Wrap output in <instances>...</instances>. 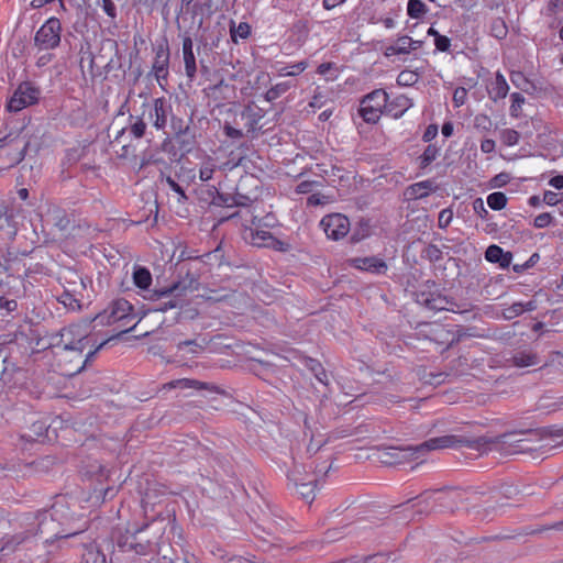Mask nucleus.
Here are the masks:
<instances>
[{
	"label": "nucleus",
	"instance_id": "obj_27",
	"mask_svg": "<svg viewBox=\"0 0 563 563\" xmlns=\"http://www.w3.org/2000/svg\"><path fill=\"white\" fill-rule=\"evenodd\" d=\"M424 303L426 306L431 309V310H438V311H441V310H451V311H455L452 306L451 302H449L446 300V298H443L441 296H438V297H432V298H427L424 300Z\"/></svg>",
	"mask_w": 563,
	"mask_h": 563
},
{
	"label": "nucleus",
	"instance_id": "obj_63",
	"mask_svg": "<svg viewBox=\"0 0 563 563\" xmlns=\"http://www.w3.org/2000/svg\"><path fill=\"white\" fill-rule=\"evenodd\" d=\"M318 368L320 369V372H317L314 374L316 378L321 383V384H324V385H328V375L327 373L324 372L323 367L321 365H318Z\"/></svg>",
	"mask_w": 563,
	"mask_h": 563
},
{
	"label": "nucleus",
	"instance_id": "obj_56",
	"mask_svg": "<svg viewBox=\"0 0 563 563\" xmlns=\"http://www.w3.org/2000/svg\"><path fill=\"white\" fill-rule=\"evenodd\" d=\"M224 133L230 139H241L243 136V133L241 130L235 129L229 124L224 125Z\"/></svg>",
	"mask_w": 563,
	"mask_h": 563
},
{
	"label": "nucleus",
	"instance_id": "obj_60",
	"mask_svg": "<svg viewBox=\"0 0 563 563\" xmlns=\"http://www.w3.org/2000/svg\"><path fill=\"white\" fill-rule=\"evenodd\" d=\"M345 1L346 0H322V5L325 10H332Z\"/></svg>",
	"mask_w": 563,
	"mask_h": 563
},
{
	"label": "nucleus",
	"instance_id": "obj_35",
	"mask_svg": "<svg viewBox=\"0 0 563 563\" xmlns=\"http://www.w3.org/2000/svg\"><path fill=\"white\" fill-rule=\"evenodd\" d=\"M520 139L519 133L514 129H505L500 133V140L507 146H515L518 144Z\"/></svg>",
	"mask_w": 563,
	"mask_h": 563
},
{
	"label": "nucleus",
	"instance_id": "obj_22",
	"mask_svg": "<svg viewBox=\"0 0 563 563\" xmlns=\"http://www.w3.org/2000/svg\"><path fill=\"white\" fill-rule=\"evenodd\" d=\"M187 388H195V389H202L205 388V384L189 378H179L175 380H170L163 385L162 390H170V389H187Z\"/></svg>",
	"mask_w": 563,
	"mask_h": 563
},
{
	"label": "nucleus",
	"instance_id": "obj_7",
	"mask_svg": "<svg viewBox=\"0 0 563 563\" xmlns=\"http://www.w3.org/2000/svg\"><path fill=\"white\" fill-rule=\"evenodd\" d=\"M194 283L195 280L192 278H185L174 284L172 287L157 290V298L168 299L159 306L158 310L166 311L168 309L183 307L187 301V296L195 289Z\"/></svg>",
	"mask_w": 563,
	"mask_h": 563
},
{
	"label": "nucleus",
	"instance_id": "obj_23",
	"mask_svg": "<svg viewBox=\"0 0 563 563\" xmlns=\"http://www.w3.org/2000/svg\"><path fill=\"white\" fill-rule=\"evenodd\" d=\"M512 363L517 367H529L540 363L538 355L531 351H519L512 357Z\"/></svg>",
	"mask_w": 563,
	"mask_h": 563
},
{
	"label": "nucleus",
	"instance_id": "obj_39",
	"mask_svg": "<svg viewBox=\"0 0 563 563\" xmlns=\"http://www.w3.org/2000/svg\"><path fill=\"white\" fill-rule=\"evenodd\" d=\"M418 80V75L411 70H402L397 77V84L400 86H411Z\"/></svg>",
	"mask_w": 563,
	"mask_h": 563
},
{
	"label": "nucleus",
	"instance_id": "obj_57",
	"mask_svg": "<svg viewBox=\"0 0 563 563\" xmlns=\"http://www.w3.org/2000/svg\"><path fill=\"white\" fill-rule=\"evenodd\" d=\"M194 53V42L190 36L183 38V54Z\"/></svg>",
	"mask_w": 563,
	"mask_h": 563
},
{
	"label": "nucleus",
	"instance_id": "obj_49",
	"mask_svg": "<svg viewBox=\"0 0 563 563\" xmlns=\"http://www.w3.org/2000/svg\"><path fill=\"white\" fill-rule=\"evenodd\" d=\"M434 45L440 52H446L450 48L451 41L444 35H439L434 38Z\"/></svg>",
	"mask_w": 563,
	"mask_h": 563
},
{
	"label": "nucleus",
	"instance_id": "obj_61",
	"mask_svg": "<svg viewBox=\"0 0 563 563\" xmlns=\"http://www.w3.org/2000/svg\"><path fill=\"white\" fill-rule=\"evenodd\" d=\"M512 261V254L510 252H504V256L498 261V264L503 268H507Z\"/></svg>",
	"mask_w": 563,
	"mask_h": 563
},
{
	"label": "nucleus",
	"instance_id": "obj_52",
	"mask_svg": "<svg viewBox=\"0 0 563 563\" xmlns=\"http://www.w3.org/2000/svg\"><path fill=\"white\" fill-rule=\"evenodd\" d=\"M53 57H54V54L45 51L43 54L37 56L35 64L40 68L45 67L46 65H48L52 62Z\"/></svg>",
	"mask_w": 563,
	"mask_h": 563
},
{
	"label": "nucleus",
	"instance_id": "obj_46",
	"mask_svg": "<svg viewBox=\"0 0 563 563\" xmlns=\"http://www.w3.org/2000/svg\"><path fill=\"white\" fill-rule=\"evenodd\" d=\"M493 35L497 38H503L507 34V29L501 20H497L492 25Z\"/></svg>",
	"mask_w": 563,
	"mask_h": 563
},
{
	"label": "nucleus",
	"instance_id": "obj_17",
	"mask_svg": "<svg viewBox=\"0 0 563 563\" xmlns=\"http://www.w3.org/2000/svg\"><path fill=\"white\" fill-rule=\"evenodd\" d=\"M413 106V102L410 98L405 95H399L394 97L393 99L388 98L385 107V113L390 115L394 119L401 118L407 110H409Z\"/></svg>",
	"mask_w": 563,
	"mask_h": 563
},
{
	"label": "nucleus",
	"instance_id": "obj_55",
	"mask_svg": "<svg viewBox=\"0 0 563 563\" xmlns=\"http://www.w3.org/2000/svg\"><path fill=\"white\" fill-rule=\"evenodd\" d=\"M495 147L496 143L492 139H485L481 143V151L486 154L493 153L495 151Z\"/></svg>",
	"mask_w": 563,
	"mask_h": 563
},
{
	"label": "nucleus",
	"instance_id": "obj_33",
	"mask_svg": "<svg viewBox=\"0 0 563 563\" xmlns=\"http://www.w3.org/2000/svg\"><path fill=\"white\" fill-rule=\"evenodd\" d=\"M217 169L216 163L209 158L206 162L201 164V167L199 169V178L201 181H208L212 178L213 173Z\"/></svg>",
	"mask_w": 563,
	"mask_h": 563
},
{
	"label": "nucleus",
	"instance_id": "obj_40",
	"mask_svg": "<svg viewBox=\"0 0 563 563\" xmlns=\"http://www.w3.org/2000/svg\"><path fill=\"white\" fill-rule=\"evenodd\" d=\"M553 220H554V218L551 213L543 212V213L538 214L533 219V227L537 229H544V228H548L549 225H551Z\"/></svg>",
	"mask_w": 563,
	"mask_h": 563
},
{
	"label": "nucleus",
	"instance_id": "obj_38",
	"mask_svg": "<svg viewBox=\"0 0 563 563\" xmlns=\"http://www.w3.org/2000/svg\"><path fill=\"white\" fill-rule=\"evenodd\" d=\"M504 256V250L498 245H489L485 252V258L490 263H498Z\"/></svg>",
	"mask_w": 563,
	"mask_h": 563
},
{
	"label": "nucleus",
	"instance_id": "obj_58",
	"mask_svg": "<svg viewBox=\"0 0 563 563\" xmlns=\"http://www.w3.org/2000/svg\"><path fill=\"white\" fill-rule=\"evenodd\" d=\"M549 185L558 190L563 189V175H556L550 178Z\"/></svg>",
	"mask_w": 563,
	"mask_h": 563
},
{
	"label": "nucleus",
	"instance_id": "obj_47",
	"mask_svg": "<svg viewBox=\"0 0 563 563\" xmlns=\"http://www.w3.org/2000/svg\"><path fill=\"white\" fill-rule=\"evenodd\" d=\"M475 126L477 129H482L483 131H489L492 126L490 119L485 114H479L475 117Z\"/></svg>",
	"mask_w": 563,
	"mask_h": 563
},
{
	"label": "nucleus",
	"instance_id": "obj_45",
	"mask_svg": "<svg viewBox=\"0 0 563 563\" xmlns=\"http://www.w3.org/2000/svg\"><path fill=\"white\" fill-rule=\"evenodd\" d=\"M467 91L463 87H459L454 90L453 93V103L456 108L463 106L466 101Z\"/></svg>",
	"mask_w": 563,
	"mask_h": 563
},
{
	"label": "nucleus",
	"instance_id": "obj_3",
	"mask_svg": "<svg viewBox=\"0 0 563 563\" xmlns=\"http://www.w3.org/2000/svg\"><path fill=\"white\" fill-rule=\"evenodd\" d=\"M92 321L82 320L71 323L62 329L59 333L58 346L62 349L60 360L75 363V366L66 369L67 375H74L81 372L87 363L97 354L99 350L108 342H92L90 335L92 332Z\"/></svg>",
	"mask_w": 563,
	"mask_h": 563
},
{
	"label": "nucleus",
	"instance_id": "obj_28",
	"mask_svg": "<svg viewBox=\"0 0 563 563\" xmlns=\"http://www.w3.org/2000/svg\"><path fill=\"white\" fill-rule=\"evenodd\" d=\"M82 561L84 563H107L106 555L93 545L86 549Z\"/></svg>",
	"mask_w": 563,
	"mask_h": 563
},
{
	"label": "nucleus",
	"instance_id": "obj_18",
	"mask_svg": "<svg viewBox=\"0 0 563 563\" xmlns=\"http://www.w3.org/2000/svg\"><path fill=\"white\" fill-rule=\"evenodd\" d=\"M350 263L355 268L375 274H384L387 271L386 263L382 258L375 256L355 257L350 260Z\"/></svg>",
	"mask_w": 563,
	"mask_h": 563
},
{
	"label": "nucleus",
	"instance_id": "obj_64",
	"mask_svg": "<svg viewBox=\"0 0 563 563\" xmlns=\"http://www.w3.org/2000/svg\"><path fill=\"white\" fill-rule=\"evenodd\" d=\"M453 131H454V126H453V123H452V122L448 121V122H445V123L442 125V134H443L445 137H450V136H452Z\"/></svg>",
	"mask_w": 563,
	"mask_h": 563
},
{
	"label": "nucleus",
	"instance_id": "obj_37",
	"mask_svg": "<svg viewBox=\"0 0 563 563\" xmlns=\"http://www.w3.org/2000/svg\"><path fill=\"white\" fill-rule=\"evenodd\" d=\"M439 155V150L434 145H428L420 159L423 167L430 165Z\"/></svg>",
	"mask_w": 563,
	"mask_h": 563
},
{
	"label": "nucleus",
	"instance_id": "obj_16",
	"mask_svg": "<svg viewBox=\"0 0 563 563\" xmlns=\"http://www.w3.org/2000/svg\"><path fill=\"white\" fill-rule=\"evenodd\" d=\"M147 527L148 523H145L139 529H129L126 534L119 540V545L124 550L134 551L136 554H146L150 551L152 543L148 540L145 542L139 541L137 536Z\"/></svg>",
	"mask_w": 563,
	"mask_h": 563
},
{
	"label": "nucleus",
	"instance_id": "obj_20",
	"mask_svg": "<svg viewBox=\"0 0 563 563\" xmlns=\"http://www.w3.org/2000/svg\"><path fill=\"white\" fill-rule=\"evenodd\" d=\"M16 213L18 211L14 210L13 208H9L8 206H5L4 203H0V228H3L4 225H7L10 230L8 232V234L13 238L15 236L16 232H18V227H16Z\"/></svg>",
	"mask_w": 563,
	"mask_h": 563
},
{
	"label": "nucleus",
	"instance_id": "obj_24",
	"mask_svg": "<svg viewBox=\"0 0 563 563\" xmlns=\"http://www.w3.org/2000/svg\"><path fill=\"white\" fill-rule=\"evenodd\" d=\"M133 282L140 289H147L152 284V275L147 268L137 267L133 272Z\"/></svg>",
	"mask_w": 563,
	"mask_h": 563
},
{
	"label": "nucleus",
	"instance_id": "obj_25",
	"mask_svg": "<svg viewBox=\"0 0 563 563\" xmlns=\"http://www.w3.org/2000/svg\"><path fill=\"white\" fill-rule=\"evenodd\" d=\"M428 12L427 5L421 0H408L407 14L411 19L419 20Z\"/></svg>",
	"mask_w": 563,
	"mask_h": 563
},
{
	"label": "nucleus",
	"instance_id": "obj_36",
	"mask_svg": "<svg viewBox=\"0 0 563 563\" xmlns=\"http://www.w3.org/2000/svg\"><path fill=\"white\" fill-rule=\"evenodd\" d=\"M543 203L554 207L563 202V192L545 190L542 197Z\"/></svg>",
	"mask_w": 563,
	"mask_h": 563
},
{
	"label": "nucleus",
	"instance_id": "obj_4",
	"mask_svg": "<svg viewBox=\"0 0 563 563\" xmlns=\"http://www.w3.org/2000/svg\"><path fill=\"white\" fill-rule=\"evenodd\" d=\"M463 441L455 435L432 438L419 445L408 448H389L382 455L385 464H399L412 459H419L424 452L444 448H453Z\"/></svg>",
	"mask_w": 563,
	"mask_h": 563
},
{
	"label": "nucleus",
	"instance_id": "obj_48",
	"mask_svg": "<svg viewBox=\"0 0 563 563\" xmlns=\"http://www.w3.org/2000/svg\"><path fill=\"white\" fill-rule=\"evenodd\" d=\"M101 7L104 13L111 18L115 19L117 16V8L112 0H101Z\"/></svg>",
	"mask_w": 563,
	"mask_h": 563
},
{
	"label": "nucleus",
	"instance_id": "obj_41",
	"mask_svg": "<svg viewBox=\"0 0 563 563\" xmlns=\"http://www.w3.org/2000/svg\"><path fill=\"white\" fill-rule=\"evenodd\" d=\"M146 124L141 118H136L130 126V132L135 139H141L145 134Z\"/></svg>",
	"mask_w": 563,
	"mask_h": 563
},
{
	"label": "nucleus",
	"instance_id": "obj_26",
	"mask_svg": "<svg viewBox=\"0 0 563 563\" xmlns=\"http://www.w3.org/2000/svg\"><path fill=\"white\" fill-rule=\"evenodd\" d=\"M290 87H291V85L287 81L278 82L265 92L264 99L267 102H273L274 100L279 98L282 95H284L287 90H289Z\"/></svg>",
	"mask_w": 563,
	"mask_h": 563
},
{
	"label": "nucleus",
	"instance_id": "obj_19",
	"mask_svg": "<svg viewBox=\"0 0 563 563\" xmlns=\"http://www.w3.org/2000/svg\"><path fill=\"white\" fill-rule=\"evenodd\" d=\"M509 91V85L505 76L501 73H496L495 80L490 84L488 88L489 98L493 101H498L500 99L506 98Z\"/></svg>",
	"mask_w": 563,
	"mask_h": 563
},
{
	"label": "nucleus",
	"instance_id": "obj_13",
	"mask_svg": "<svg viewBox=\"0 0 563 563\" xmlns=\"http://www.w3.org/2000/svg\"><path fill=\"white\" fill-rule=\"evenodd\" d=\"M173 117V107L165 98H156L148 113V119L158 131H164L168 120Z\"/></svg>",
	"mask_w": 563,
	"mask_h": 563
},
{
	"label": "nucleus",
	"instance_id": "obj_34",
	"mask_svg": "<svg viewBox=\"0 0 563 563\" xmlns=\"http://www.w3.org/2000/svg\"><path fill=\"white\" fill-rule=\"evenodd\" d=\"M510 115L514 118H519L521 114L522 106L525 103V97L519 92H514L510 95Z\"/></svg>",
	"mask_w": 563,
	"mask_h": 563
},
{
	"label": "nucleus",
	"instance_id": "obj_2",
	"mask_svg": "<svg viewBox=\"0 0 563 563\" xmlns=\"http://www.w3.org/2000/svg\"><path fill=\"white\" fill-rule=\"evenodd\" d=\"M70 519L66 511V506L63 500H57L51 510L41 511L34 516L27 523L23 531L8 534L3 539L2 551H14L18 547L29 542L33 538L41 536H48L45 538L46 545L52 544L56 540H64L69 537L76 536L84 531V527L76 530L62 529L59 526L65 525Z\"/></svg>",
	"mask_w": 563,
	"mask_h": 563
},
{
	"label": "nucleus",
	"instance_id": "obj_15",
	"mask_svg": "<svg viewBox=\"0 0 563 563\" xmlns=\"http://www.w3.org/2000/svg\"><path fill=\"white\" fill-rule=\"evenodd\" d=\"M169 66V48L166 43H162L155 48V58L152 66V71L162 86L163 81L167 80Z\"/></svg>",
	"mask_w": 563,
	"mask_h": 563
},
{
	"label": "nucleus",
	"instance_id": "obj_59",
	"mask_svg": "<svg viewBox=\"0 0 563 563\" xmlns=\"http://www.w3.org/2000/svg\"><path fill=\"white\" fill-rule=\"evenodd\" d=\"M167 184L169 185L170 189L174 190L175 192L179 194L183 199L186 198L185 191L183 190V188L174 179L168 177L167 178Z\"/></svg>",
	"mask_w": 563,
	"mask_h": 563
},
{
	"label": "nucleus",
	"instance_id": "obj_30",
	"mask_svg": "<svg viewBox=\"0 0 563 563\" xmlns=\"http://www.w3.org/2000/svg\"><path fill=\"white\" fill-rule=\"evenodd\" d=\"M420 45L419 41H413L409 36L399 37L396 42V52L399 54L409 53L411 49H417Z\"/></svg>",
	"mask_w": 563,
	"mask_h": 563
},
{
	"label": "nucleus",
	"instance_id": "obj_8",
	"mask_svg": "<svg viewBox=\"0 0 563 563\" xmlns=\"http://www.w3.org/2000/svg\"><path fill=\"white\" fill-rule=\"evenodd\" d=\"M388 93L383 89H375L367 93L360 103L358 113L366 123H377L385 112Z\"/></svg>",
	"mask_w": 563,
	"mask_h": 563
},
{
	"label": "nucleus",
	"instance_id": "obj_5",
	"mask_svg": "<svg viewBox=\"0 0 563 563\" xmlns=\"http://www.w3.org/2000/svg\"><path fill=\"white\" fill-rule=\"evenodd\" d=\"M539 435L538 431L508 432L489 440V444L504 454L526 453L534 449L529 443L538 440Z\"/></svg>",
	"mask_w": 563,
	"mask_h": 563
},
{
	"label": "nucleus",
	"instance_id": "obj_51",
	"mask_svg": "<svg viewBox=\"0 0 563 563\" xmlns=\"http://www.w3.org/2000/svg\"><path fill=\"white\" fill-rule=\"evenodd\" d=\"M473 210L475 213H477L481 218H485L487 216V210L485 208L484 201L482 198H476L473 202Z\"/></svg>",
	"mask_w": 563,
	"mask_h": 563
},
{
	"label": "nucleus",
	"instance_id": "obj_43",
	"mask_svg": "<svg viewBox=\"0 0 563 563\" xmlns=\"http://www.w3.org/2000/svg\"><path fill=\"white\" fill-rule=\"evenodd\" d=\"M251 33V27L247 23L241 22L234 30H231V36L235 41V37L246 38Z\"/></svg>",
	"mask_w": 563,
	"mask_h": 563
},
{
	"label": "nucleus",
	"instance_id": "obj_31",
	"mask_svg": "<svg viewBox=\"0 0 563 563\" xmlns=\"http://www.w3.org/2000/svg\"><path fill=\"white\" fill-rule=\"evenodd\" d=\"M308 64L306 62H299L289 66L277 68V74L278 76H298L303 70H306Z\"/></svg>",
	"mask_w": 563,
	"mask_h": 563
},
{
	"label": "nucleus",
	"instance_id": "obj_62",
	"mask_svg": "<svg viewBox=\"0 0 563 563\" xmlns=\"http://www.w3.org/2000/svg\"><path fill=\"white\" fill-rule=\"evenodd\" d=\"M323 106V97L320 93H316L311 101L309 102V107L311 108H321Z\"/></svg>",
	"mask_w": 563,
	"mask_h": 563
},
{
	"label": "nucleus",
	"instance_id": "obj_42",
	"mask_svg": "<svg viewBox=\"0 0 563 563\" xmlns=\"http://www.w3.org/2000/svg\"><path fill=\"white\" fill-rule=\"evenodd\" d=\"M18 307V303L13 299H8L5 297H0V314L7 316L10 312L14 311Z\"/></svg>",
	"mask_w": 563,
	"mask_h": 563
},
{
	"label": "nucleus",
	"instance_id": "obj_50",
	"mask_svg": "<svg viewBox=\"0 0 563 563\" xmlns=\"http://www.w3.org/2000/svg\"><path fill=\"white\" fill-rule=\"evenodd\" d=\"M218 203L220 206H224V207H234L235 206V196L234 195H229V194H219L218 195Z\"/></svg>",
	"mask_w": 563,
	"mask_h": 563
},
{
	"label": "nucleus",
	"instance_id": "obj_53",
	"mask_svg": "<svg viewBox=\"0 0 563 563\" xmlns=\"http://www.w3.org/2000/svg\"><path fill=\"white\" fill-rule=\"evenodd\" d=\"M438 135V126L435 124H430L424 133H423V136H422V140L424 142H430L432 141L435 136Z\"/></svg>",
	"mask_w": 563,
	"mask_h": 563
},
{
	"label": "nucleus",
	"instance_id": "obj_32",
	"mask_svg": "<svg viewBox=\"0 0 563 563\" xmlns=\"http://www.w3.org/2000/svg\"><path fill=\"white\" fill-rule=\"evenodd\" d=\"M185 73L188 79L191 81L195 79L197 74L196 57L194 53L183 54Z\"/></svg>",
	"mask_w": 563,
	"mask_h": 563
},
{
	"label": "nucleus",
	"instance_id": "obj_14",
	"mask_svg": "<svg viewBox=\"0 0 563 563\" xmlns=\"http://www.w3.org/2000/svg\"><path fill=\"white\" fill-rule=\"evenodd\" d=\"M131 312L132 306L128 300L117 299L109 306L108 309L98 314L97 319H100L102 323L110 324L129 318Z\"/></svg>",
	"mask_w": 563,
	"mask_h": 563
},
{
	"label": "nucleus",
	"instance_id": "obj_6",
	"mask_svg": "<svg viewBox=\"0 0 563 563\" xmlns=\"http://www.w3.org/2000/svg\"><path fill=\"white\" fill-rule=\"evenodd\" d=\"M331 465L327 462H323L321 465L316 466L313 474L308 475L306 472H301L299 466H295L291 471L289 478L294 482L298 494L305 499L307 503H311L316 496V488L320 481V477L325 475Z\"/></svg>",
	"mask_w": 563,
	"mask_h": 563
},
{
	"label": "nucleus",
	"instance_id": "obj_29",
	"mask_svg": "<svg viewBox=\"0 0 563 563\" xmlns=\"http://www.w3.org/2000/svg\"><path fill=\"white\" fill-rule=\"evenodd\" d=\"M487 205L493 210H503L507 205V197L501 191L492 192L487 196Z\"/></svg>",
	"mask_w": 563,
	"mask_h": 563
},
{
	"label": "nucleus",
	"instance_id": "obj_21",
	"mask_svg": "<svg viewBox=\"0 0 563 563\" xmlns=\"http://www.w3.org/2000/svg\"><path fill=\"white\" fill-rule=\"evenodd\" d=\"M435 189L433 181L431 180H422L416 184L410 185L406 189V197L408 199H421L427 197L431 191Z\"/></svg>",
	"mask_w": 563,
	"mask_h": 563
},
{
	"label": "nucleus",
	"instance_id": "obj_1",
	"mask_svg": "<svg viewBox=\"0 0 563 563\" xmlns=\"http://www.w3.org/2000/svg\"><path fill=\"white\" fill-rule=\"evenodd\" d=\"M70 519L66 511V506L63 500H57L51 510L41 511L34 516L27 523L23 531L8 534L3 539L2 551H14L18 547L29 542L33 538L41 536H48L45 538L46 545L52 544L56 540H64L69 537L76 536L84 531V527L76 530L62 529L59 526L65 525Z\"/></svg>",
	"mask_w": 563,
	"mask_h": 563
},
{
	"label": "nucleus",
	"instance_id": "obj_11",
	"mask_svg": "<svg viewBox=\"0 0 563 563\" xmlns=\"http://www.w3.org/2000/svg\"><path fill=\"white\" fill-rule=\"evenodd\" d=\"M40 90L31 82H22L18 86L8 101L7 108L11 112H19L37 102Z\"/></svg>",
	"mask_w": 563,
	"mask_h": 563
},
{
	"label": "nucleus",
	"instance_id": "obj_54",
	"mask_svg": "<svg viewBox=\"0 0 563 563\" xmlns=\"http://www.w3.org/2000/svg\"><path fill=\"white\" fill-rule=\"evenodd\" d=\"M60 298H62L60 301L65 306H69V307H73V308H74V303L76 306H79L78 305V299L74 298L69 290H65L64 294L60 296Z\"/></svg>",
	"mask_w": 563,
	"mask_h": 563
},
{
	"label": "nucleus",
	"instance_id": "obj_10",
	"mask_svg": "<svg viewBox=\"0 0 563 563\" xmlns=\"http://www.w3.org/2000/svg\"><path fill=\"white\" fill-rule=\"evenodd\" d=\"M62 24L57 18H49L35 33L34 46L38 52L56 48L60 43Z\"/></svg>",
	"mask_w": 563,
	"mask_h": 563
},
{
	"label": "nucleus",
	"instance_id": "obj_12",
	"mask_svg": "<svg viewBox=\"0 0 563 563\" xmlns=\"http://www.w3.org/2000/svg\"><path fill=\"white\" fill-rule=\"evenodd\" d=\"M320 227L328 239L338 241L343 239L350 231L349 219L341 213L324 216L320 221Z\"/></svg>",
	"mask_w": 563,
	"mask_h": 563
},
{
	"label": "nucleus",
	"instance_id": "obj_9",
	"mask_svg": "<svg viewBox=\"0 0 563 563\" xmlns=\"http://www.w3.org/2000/svg\"><path fill=\"white\" fill-rule=\"evenodd\" d=\"M258 223L257 217H253L252 225L255 228L246 227L244 229L243 239L249 244L257 247H269L282 252L287 251L288 245L285 242L276 239L269 231L258 229Z\"/></svg>",
	"mask_w": 563,
	"mask_h": 563
},
{
	"label": "nucleus",
	"instance_id": "obj_44",
	"mask_svg": "<svg viewBox=\"0 0 563 563\" xmlns=\"http://www.w3.org/2000/svg\"><path fill=\"white\" fill-rule=\"evenodd\" d=\"M453 219V212L450 209H443L439 213L438 224L439 228L445 229L450 225Z\"/></svg>",
	"mask_w": 563,
	"mask_h": 563
}]
</instances>
